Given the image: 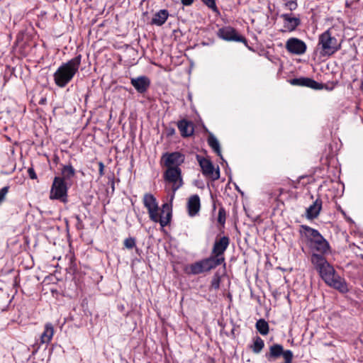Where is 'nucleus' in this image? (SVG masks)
I'll list each match as a JSON object with an SVG mask.
<instances>
[{"label":"nucleus","mask_w":363,"mask_h":363,"mask_svg":"<svg viewBox=\"0 0 363 363\" xmlns=\"http://www.w3.org/2000/svg\"><path fill=\"white\" fill-rule=\"evenodd\" d=\"M311 261L315 269L327 285L341 293H347L349 291L345 279L336 274L334 267L323 255L313 253Z\"/></svg>","instance_id":"obj_1"},{"label":"nucleus","mask_w":363,"mask_h":363,"mask_svg":"<svg viewBox=\"0 0 363 363\" xmlns=\"http://www.w3.org/2000/svg\"><path fill=\"white\" fill-rule=\"evenodd\" d=\"M143 204L147 209L149 217L155 223H160L163 228L171 221L172 216V203H164L162 205L160 214L158 213V203L152 194H145L143 196Z\"/></svg>","instance_id":"obj_2"},{"label":"nucleus","mask_w":363,"mask_h":363,"mask_svg":"<svg viewBox=\"0 0 363 363\" xmlns=\"http://www.w3.org/2000/svg\"><path fill=\"white\" fill-rule=\"evenodd\" d=\"M82 55H78L67 62L62 63L53 74L55 84L60 87H65L74 78L81 65Z\"/></svg>","instance_id":"obj_3"},{"label":"nucleus","mask_w":363,"mask_h":363,"mask_svg":"<svg viewBox=\"0 0 363 363\" xmlns=\"http://www.w3.org/2000/svg\"><path fill=\"white\" fill-rule=\"evenodd\" d=\"M300 233L306 240L309 247L323 256L330 252L329 242L315 229L308 225H301Z\"/></svg>","instance_id":"obj_4"},{"label":"nucleus","mask_w":363,"mask_h":363,"mask_svg":"<svg viewBox=\"0 0 363 363\" xmlns=\"http://www.w3.org/2000/svg\"><path fill=\"white\" fill-rule=\"evenodd\" d=\"M340 48V43H338L336 38L332 35L330 29L319 35L317 50L319 51L320 56H331Z\"/></svg>","instance_id":"obj_5"},{"label":"nucleus","mask_w":363,"mask_h":363,"mask_svg":"<svg viewBox=\"0 0 363 363\" xmlns=\"http://www.w3.org/2000/svg\"><path fill=\"white\" fill-rule=\"evenodd\" d=\"M219 265H220L219 259H214L210 256L189 264L186 267L185 271L189 274L196 275L208 272Z\"/></svg>","instance_id":"obj_6"},{"label":"nucleus","mask_w":363,"mask_h":363,"mask_svg":"<svg viewBox=\"0 0 363 363\" xmlns=\"http://www.w3.org/2000/svg\"><path fill=\"white\" fill-rule=\"evenodd\" d=\"M67 182L63 181L60 177H55L51 186L50 199L60 200L65 203L67 201Z\"/></svg>","instance_id":"obj_7"},{"label":"nucleus","mask_w":363,"mask_h":363,"mask_svg":"<svg viewBox=\"0 0 363 363\" xmlns=\"http://www.w3.org/2000/svg\"><path fill=\"white\" fill-rule=\"evenodd\" d=\"M163 177L166 182L172 184V190L173 191L171 196L172 202L175 192L183 185L182 170L179 167L168 168L164 172Z\"/></svg>","instance_id":"obj_8"},{"label":"nucleus","mask_w":363,"mask_h":363,"mask_svg":"<svg viewBox=\"0 0 363 363\" xmlns=\"http://www.w3.org/2000/svg\"><path fill=\"white\" fill-rule=\"evenodd\" d=\"M230 238L228 236L216 238L211 251V255L214 259H219L220 264L225 262L224 252L228 247Z\"/></svg>","instance_id":"obj_9"},{"label":"nucleus","mask_w":363,"mask_h":363,"mask_svg":"<svg viewBox=\"0 0 363 363\" xmlns=\"http://www.w3.org/2000/svg\"><path fill=\"white\" fill-rule=\"evenodd\" d=\"M197 161L201 168L202 174L207 178L213 181L218 180L220 178V170L218 167L215 169L214 166L210 160H208L199 155H196Z\"/></svg>","instance_id":"obj_10"},{"label":"nucleus","mask_w":363,"mask_h":363,"mask_svg":"<svg viewBox=\"0 0 363 363\" xmlns=\"http://www.w3.org/2000/svg\"><path fill=\"white\" fill-rule=\"evenodd\" d=\"M217 36L225 41L247 43L245 38L238 34L236 30L231 26H225L218 29Z\"/></svg>","instance_id":"obj_11"},{"label":"nucleus","mask_w":363,"mask_h":363,"mask_svg":"<svg viewBox=\"0 0 363 363\" xmlns=\"http://www.w3.org/2000/svg\"><path fill=\"white\" fill-rule=\"evenodd\" d=\"M184 155L179 152L164 153L161 158V162L168 168H176L184 162Z\"/></svg>","instance_id":"obj_12"},{"label":"nucleus","mask_w":363,"mask_h":363,"mask_svg":"<svg viewBox=\"0 0 363 363\" xmlns=\"http://www.w3.org/2000/svg\"><path fill=\"white\" fill-rule=\"evenodd\" d=\"M286 49L291 54L301 55L306 51V44L301 40L296 38H291L286 42Z\"/></svg>","instance_id":"obj_13"},{"label":"nucleus","mask_w":363,"mask_h":363,"mask_svg":"<svg viewBox=\"0 0 363 363\" xmlns=\"http://www.w3.org/2000/svg\"><path fill=\"white\" fill-rule=\"evenodd\" d=\"M289 82L294 86H306L315 90H319L323 88L322 84L308 77L294 78L291 79Z\"/></svg>","instance_id":"obj_14"},{"label":"nucleus","mask_w":363,"mask_h":363,"mask_svg":"<svg viewBox=\"0 0 363 363\" xmlns=\"http://www.w3.org/2000/svg\"><path fill=\"white\" fill-rule=\"evenodd\" d=\"M130 84L138 93L143 94L148 89L150 85V80L146 76H140L131 78Z\"/></svg>","instance_id":"obj_15"},{"label":"nucleus","mask_w":363,"mask_h":363,"mask_svg":"<svg viewBox=\"0 0 363 363\" xmlns=\"http://www.w3.org/2000/svg\"><path fill=\"white\" fill-rule=\"evenodd\" d=\"M280 17L284 20V28L285 31H294L301 24L299 18L293 17L291 14L283 13Z\"/></svg>","instance_id":"obj_16"},{"label":"nucleus","mask_w":363,"mask_h":363,"mask_svg":"<svg viewBox=\"0 0 363 363\" xmlns=\"http://www.w3.org/2000/svg\"><path fill=\"white\" fill-rule=\"evenodd\" d=\"M323 201L320 198L316 200L308 207L306 210V216L309 220L316 218L322 209Z\"/></svg>","instance_id":"obj_17"},{"label":"nucleus","mask_w":363,"mask_h":363,"mask_svg":"<svg viewBox=\"0 0 363 363\" xmlns=\"http://www.w3.org/2000/svg\"><path fill=\"white\" fill-rule=\"evenodd\" d=\"M200 198L197 194L189 197L187 202L188 213L191 217L195 216L200 211Z\"/></svg>","instance_id":"obj_18"},{"label":"nucleus","mask_w":363,"mask_h":363,"mask_svg":"<svg viewBox=\"0 0 363 363\" xmlns=\"http://www.w3.org/2000/svg\"><path fill=\"white\" fill-rule=\"evenodd\" d=\"M285 352L286 350H284V347L281 345L274 344L269 347V352L266 354V357L269 361L274 360L281 356L284 358Z\"/></svg>","instance_id":"obj_19"},{"label":"nucleus","mask_w":363,"mask_h":363,"mask_svg":"<svg viewBox=\"0 0 363 363\" xmlns=\"http://www.w3.org/2000/svg\"><path fill=\"white\" fill-rule=\"evenodd\" d=\"M177 127L183 137H188L193 134L191 123L185 119L179 121L177 123Z\"/></svg>","instance_id":"obj_20"},{"label":"nucleus","mask_w":363,"mask_h":363,"mask_svg":"<svg viewBox=\"0 0 363 363\" xmlns=\"http://www.w3.org/2000/svg\"><path fill=\"white\" fill-rule=\"evenodd\" d=\"M54 327L50 323H47L45 325L44 331L40 336L41 343L48 344L50 342L54 335Z\"/></svg>","instance_id":"obj_21"},{"label":"nucleus","mask_w":363,"mask_h":363,"mask_svg":"<svg viewBox=\"0 0 363 363\" xmlns=\"http://www.w3.org/2000/svg\"><path fill=\"white\" fill-rule=\"evenodd\" d=\"M168 11L166 9H161L154 15L151 23L153 25L161 26L166 22V21L168 18Z\"/></svg>","instance_id":"obj_22"},{"label":"nucleus","mask_w":363,"mask_h":363,"mask_svg":"<svg viewBox=\"0 0 363 363\" xmlns=\"http://www.w3.org/2000/svg\"><path fill=\"white\" fill-rule=\"evenodd\" d=\"M75 169L71 164L63 165L61 169L62 177L61 179L66 182L72 179L75 175Z\"/></svg>","instance_id":"obj_23"},{"label":"nucleus","mask_w":363,"mask_h":363,"mask_svg":"<svg viewBox=\"0 0 363 363\" xmlns=\"http://www.w3.org/2000/svg\"><path fill=\"white\" fill-rule=\"evenodd\" d=\"M208 144L214 150V152L223 160L220 143L217 138L213 135L211 134L208 136Z\"/></svg>","instance_id":"obj_24"},{"label":"nucleus","mask_w":363,"mask_h":363,"mask_svg":"<svg viewBox=\"0 0 363 363\" xmlns=\"http://www.w3.org/2000/svg\"><path fill=\"white\" fill-rule=\"evenodd\" d=\"M255 327L257 331L262 335H266L269 333V324L264 319L258 320Z\"/></svg>","instance_id":"obj_25"},{"label":"nucleus","mask_w":363,"mask_h":363,"mask_svg":"<svg viewBox=\"0 0 363 363\" xmlns=\"http://www.w3.org/2000/svg\"><path fill=\"white\" fill-rule=\"evenodd\" d=\"M264 347V340L259 336L254 338L253 345L250 346L252 352L255 354H259Z\"/></svg>","instance_id":"obj_26"},{"label":"nucleus","mask_w":363,"mask_h":363,"mask_svg":"<svg viewBox=\"0 0 363 363\" xmlns=\"http://www.w3.org/2000/svg\"><path fill=\"white\" fill-rule=\"evenodd\" d=\"M201 1L214 12H218L215 0H201Z\"/></svg>","instance_id":"obj_27"},{"label":"nucleus","mask_w":363,"mask_h":363,"mask_svg":"<svg viewBox=\"0 0 363 363\" xmlns=\"http://www.w3.org/2000/svg\"><path fill=\"white\" fill-rule=\"evenodd\" d=\"M225 210L223 207H220L218 210V222L220 224H224L225 222Z\"/></svg>","instance_id":"obj_28"},{"label":"nucleus","mask_w":363,"mask_h":363,"mask_svg":"<svg viewBox=\"0 0 363 363\" xmlns=\"http://www.w3.org/2000/svg\"><path fill=\"white\" fill-rule=\"evenodd\" d=\"M124 246L128 249H133L135 246V239L128 238L124 240Z\"/></svg>","instance_id":"obj_29"},{"label":"nucleus","mask_w":363,"mask_h":363,"mask_svg":"<svg viewBox=\"0 0 363 363\" xmlns=\"http://www.w3.org/2000/svg\"><path fill=\"white\" fill-rule=\"evenodd\" d=\"M211 287L218 289L220 287V277L217 275L214 276L211 281Z\"/></svg>","instance_id":"obj_30"},{"label":"nucleus","mask_w":363,"mask_h":363,"mask_svg":"<svg viewBox=\"0 0 363 363\" xmlns=\"http://www.w3.org/2000/svg\"><path fill=\"white\" fill-rule=\"evenodd\" d=\"M285 6L292 11L296 9L298 5L296 1H289L285 4Z\"/></svg>","instance_id":"obj_31"},{"label":"nucleus","mask_w":363,"mask_h":363,"mask_svg":"<svg viewBox=\"0 0 363 363\" xmlns=\"http://www.w3.org/2000/svg\"><path fill=\"white\" fill-rule=\"evenodd\" d=\"M9 189V186H4L0 190V204L5 200Z\"/></svg>","instance_id":"obj_32"},{"label":"nucleus","mask_w":363,"mask_h":363,"mask_svg":"<svg viewBox=\"0 0 363 363\" xmlns=\"http://www.w3.org/2000/svg\"><path fill=\"white\" fill-rule=\"evenodd\" d=\"M28 176H29V177L30 179H37V175H36L33 168H32V167L28 168Z\"/></svg>","instance_id":"obj_33"},{"label":"nucleus","mask_w":363,"mask_h":363,"mask_svg":"<svg viewBox=\"0 0 363 363\" xmlns=\"http://www.w3.org/2000/svg\"><path fill=\"white\" fill-rule=\"evenodd\" d=\"M99 175L101 177L104 174V164L102 162H99Z\"/></svg>","instance_id":"obj_34"},{"label":"nucleus","mask_w":363,"mask_h":363,"mask_svg":"<svg viewBox=\"0 0 363 363\" xmlns=\"http://www.w3.org/2000/svg\"><path fill=\"white\" fill-rule=\"evenodd\" d=\"M194 0H181V3L183 6H189L194 3Z\"/></svg>","instance_id":"obj_35"},{"label":"nucleus","mask_w":363,"mask_h":363,"mask_svg":"<svg viewBox=\"0 0 363 363\" xmlns=\"http://www.w3.org/2000/svg\"><path fill=\"white\" fill-rule=\"evenodd\" d=\"M169 133H168V135H173L175 132L174 129V128H169L168 130Z\"/></svg>","instance_id":"obj_36"},{"label":"nucleus","mask_w":363,"mask_h":363,"mask_svg":"<svg viewBox=\"0 0 363 363\" xmlns=\"http://www.w3.org/2000/svg\"><path fill=\"white\" fill-rule=\"evenodd\" d=\"M352 4V2L351 1H346V2H345V5L347 7H350Z\"/></svg>","instance_id":"obj_37"},{"label":"nucleus","mask_w":363,"mask_h":363,"mask_svg":"<svg viewBox=\"0 0 363 363\" xmlns=\"http://www.w3.org/2000/svg\"><path fill=\"white\" fill-rule=\"evenodd\" d=\"M46 100L45 99H41L40 104H43Z\"/></svg>","instance_id":"obj_38"},{"label":"nucleus","mask_w":363,"mask_h":363,"mask_svg":"<svg viewBox=\"0 0 363 363\" xmlns=\"http://www.w3.org/2000/svg\"><path fill=\"white\" fill-rule=\"evenodd\" d=\"M350 1L353 3L354 1L357 2V1H359V0H350Z\"/></svg>","instance_id":"obj_39"},{"label":"nucleus","mask_w":363,"mask_h":363,"mask_svg":"<svg viewBox=\"0 0 363 363\" xmlns=\"http://www.w3.org/2000/svg\"><path fill=\"white\" fill-rule=\"evenodd\" d=\"M147 363H150V362H147Z\"/></svg>","instance_id":"obj_40"}]
</instances>
